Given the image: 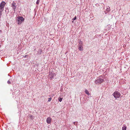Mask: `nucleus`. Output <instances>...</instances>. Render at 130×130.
Returning <instances> with one entry per match:
<instances>
[{
	"mask_svg": "<svg viewBox=\"0 0 130 130\" xmlns=\"http://www.w3.org/2000/svg\"><path fill=\"white\" fill-rule=\"evenodd\" d=\"M126 127L125 126H124L122 127V130H126Z\"/></svg>",
	"mask_w": 130,
	"mask_h": 130,
	"instance_id": "10",
	"label": "nucleus"
},
{
	"mask_svg": "<svg viewBox=\"0 0 130 130\" xmlns=\"http://www.w3.org/2000/svg\"><path fill=\"white\" fill-rule=\"evenodd\" d=\"M6 4V3L4 1H2L0 4V10L3 11L4 6Z\"/></svg>",
	"mask_w": 130,
	"mask_h": 130,
	"instance_id": "4",
	"label": "nucleus"
},
{
	"mask_svg": "<svg viewBox=\"0 0 130 130\" xmlns=\"http://www.w3.org/2000/svg\"><path fill=\"white\" fill-rule=\"evenodd\" d=\"M76 16H75L74 18H73L72 19V20H75L76 19Z\"/></svg>",
	"mask_w": 130,
	"mask_h": 130,
	"instance_id": "15",
	"label": "nucleus"
},
{
	"mask_svg": "<svg viewBox=\"0 0 130 130\" xmlns=\"http://www.w3.org/2000/svg\"><path fill=\"white\" fill-rule=\"evenodd\" d=\"M80 43H81V41H80V42H79V47H78V48H79V50L80 51H81V46L80 45Z\"/></svg>",
	"mask_w": 130,
	"mask_h": 130,
	"instance_id": "11",
	"label": "nucleus"
},
{
	"mask_svg": "<svg viewBox=\"0 0 130 130\" xmlns=\"http://www.w3.org/2000/svg\"><path fill=\"white\" fill-rule=\"evenodd\" d=\"M85 93L87 94L88 95H90V93H89L88 91L86 89H85Z\"/></svg>",
	"mask_w": 130,
	"mask_h": 130,
	"instance_id": "8",
	"label": "nucleus"
},
{
	"mask_svg": "<svg viewBox=\"0 0 130 130\" xmlns=\"http://www.w3.org/2000/svg\"><path fill=\"white\" fill-rule=\"evenodd\" d=\"M52 99L51 98H48V102H50V101H51L52 100Z\"/></svg>",
	"mask_w": 130,
	"mask_h": 130,
	"instance_id": "13",
	"label": "nucleus"
},
{
	"mask_svg": "<svg viewBox=\"0 0 130 130\" xmlns=\"http://www.w3.org/2000/svg\"><path fill=\"white\" fill-rule=\"evenodd\" d=\"M104 77L102 76H101L97 78L95 81V83L96 84H101L104 81Z\"/></svg>",
	"mask_w": 130,
	"mask_h": 130,
	"instance_id": "1",
	"label": "nucleus"
},
{
	"mask_svg": "<svg viewBox=\"0 0 130 130\" xmlns=\"http://www.w3.org/2000/svg\"><path fill=\"white\" fill-rule=\"evenodd\" d=\"M50 78L52 79L53 78L54 76V74L52 72H50L49 75Z\"/></svg>",
	"mask_w": 130,
	"mask_h": 130,
	"instance_id": "5",
	"label": "nucleus"
},
{
	"mask_svg": "<svg viewBox=\"0 0 130 130\" xmlns=\"http://www.w3.org/2000/svg\"><path fill=\"white\" fill-rule=\"evenodd\" d=\"M17 20L18 22V24H21L24 21V19L22 17H20L17 18Z\"/></svg>",
	"mask_w": 130,
	"mask_h": 130,
	"instance_id": "3",
	"label": "nucleus"
},
{
	"mask_svg": "<svg viewBox=\"0 0 130 130\" xmlns=\"http://www.w3.org/2000/svg\"><path fill=\"white\" fill-rule=\"evenodd\" d=\"M115 98L116 99L119 98L120 96V93L117 91L115 92L113 94Z\"/></svg>",
	"mask_w": 130,
	"mask_h": 130,
	"instance_id": "2",
	"label": "nucleus"
},
{
	"mask_svg": "<svg viewBox=\"0 0 130 130\" xmlns=\"http://www.w3.org/2000/svg\"><path fill=\"white\" fill-rule=\"evenodd\" d=\"M58 100L60 102H61L62 101V98H60V97H59V98L58 99Z\"/></svg>",
	"mask_w": 130,
	"mask_h": 130,
	"instance_id": "12",
	"label": "nucleus"
},
{
	"mask_svg": "<svg viewBox=\"0 0 130 130\" xmlns=\"http://www.w3.org/2000/svg\"><path fill=\"white\" fill-rule=\"evenodd\" d=\"M7 83L8 84H11L9 80H8L7 81Z\"/></svg>",
	"mask_w": 130,
	"mask_h": 130,
	"instance_id": "16",
	"label": "nucleus"
},
{
	"mask_svg": "<svg viewBox=\"0 0 130 130\" xmlns=\"http://www.w3.org/2000/svg\"><path fill=\"white\" fill-rule=\"evenodd\" d=\"M51 118L50 117H48L47 118L46 120V122L48 124L50 123H51Z\"/></svg>",
	"mask_w": 130,
	"mask_h": 130,
	"instance_id": "7",
	"label": "nucleus"
},
{
	"mask_svg": "<svg viewBox=\"0 0 130 130\" xmlns=\"http://www.w3.org/2000/svg\"><path fill=\"white\" fill-rule=\"evenodd\" d=\"M110 7L109 6H107V9L106 10V11H107V12H109L110 10Z\"/></svg>",
	"mask_w": 130,
	"mask_h": 130,
	"instance_id": "9",
	"label": "nucleus"
},
{
	"mask_svg": "<svg viewBox=\"0 0 130 130\" xmlns=\"http://www.w3.org/2000/svg\"><path fill=\"white\" fill-rule=\"evenodd\" d=\"M16 3L14 2V1H13V3H12V7L14 9V10L16 9Z\"/></svg>",
	"mask_w": 130,
	"mask_h": 130,
	"instance_id": "6",
	"label": "nucleus"
},
{
	"mask_svg": "<svg viewBox=\"0 0 130 130\" xmlns=\"http://www.w3.org/2000/svg\"><path fill=\"white\" fill-rule=\"evenodd\" d=\"M73 123L74 125H76L77 124V123L76 122H74Z\"/></svg>",
	"mask_w": 130,
	"mask_h": 130,
	"instance_id": "18",
	"label": "nucleus"
},
{
	"mask_svg": "<svg viewBox=\"0 0 130 130\" xmlns=\"http://www.w3.org/2000/svg\"><path fill=\"white\" fill-rule=\"evenodd\" d=\"M3 11H1V10H0V15H2V12Z\"/></svg>",
	"mask_w": 130,
	"mask_h": 130,
	"instance_id": "17",
	"label": "nucleus"
},
{
	"mask_svg": "<svg viewBox=\"0 0 130 130\" xmlns=\"http://www.w3.org/2000/svg\"><path fill=\"white\" fill-rule=\"evenodd\" d=\"M40 2V0H37V2H36V4L37 5L39 4Z\"/></svg>",
	"mask_w": 130,
	"mask_h": 130,
	"instance_id": "14",
	"label": "nucleus"
}]
</instances>
